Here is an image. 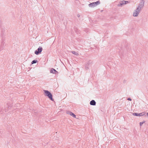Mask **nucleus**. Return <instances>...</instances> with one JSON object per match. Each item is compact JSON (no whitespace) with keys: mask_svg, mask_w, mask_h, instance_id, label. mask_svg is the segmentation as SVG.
<instances>
[{"mask_svg":"<svg viewBox=\"0 0 148 148\" xmlns=\"http://www.w3.org/2000/svg\"><path fill=\"white\" fill-rule=\"evenodd\" d=\"M45 95L46 96H47L51 100L53 101V99L52 98V95L51 94L48 90H44Z\"/></svg>","mask_w":148,"mask_h":148,"instance_id":"nucleus-1","label":"nucleus"},{"mask_svg":"<svg viewBox=\"0 0 148 148\" xmlns=\"http://www.w3.org/2000/svg\"><path fill=\"white\" fill-rule=\"evenodd\" d=\"M141 10L139 9L138 8H136L133 13V16L134 17L138 16L141 11Z\"/></svg>","mask_w":148,"mask_h":148,"instance_id":"nucleus-2","label":"nucleus"},{"mask_svg":"<svg viewBox=\"0 0 148 148\" xmlns=\"http://www.w3.org/2000/svg\"><path fill=\"white\" fill-rule=\"evenodd\" d=\"M100 3V2L99 1H97L96 2H93L89 4L88 5L90 8H93L96 7Z\"/></svg>","mask_w":148,"mask_h":148,"instance_id":"nucleus-3","label":"nucleus"},{"mask_svg":"<svg viewBox=\"0 0 148 148\" xmlns=\"http://www.w3.org/2000/svg\"><path fill=\"white\" fill-rule=\"evenodd\" d=\"M144 3L145 1L144 0H140V3L137 8H138L139 9L141 10L142 9L144 6Z\"/></svg>","mask_w":148,"mask_h":148,"instance_id":"nucleus-4","label":"nucleus"},{"mask_svg":"<svg viewBox=\"0 0 148 148\" xmlns=\"http://www.w3.org/2000/svg\"><path fill=\"white\" fill-rule=\"evenodd\" d=\"M128 2V1H122L118 3L117 5L118 7H122L123 5L126 4Z\"/></svg>","mask_w":148,"mask_h":148,"instance_id":"nucleus-5","label":"nucleus"},{"mask_svg":"<svg viewBox=\"0 0 148 148\" xmlns=\"http://www.w3.org/2000/svg\"><path fill=\"white\" fill-rule=\"evenodd\" d=\"M42 48L41 47H39L38 49L37 50H36L35 51V53L36 55H38L39 53H40L42 52Z\"/></svg>","mask_w":148,"mask_h":148,"instance_id":"nucleus-6","label":"nucleus"},{"mask_svg":"<svg viewBox=\"0 0 148 148\" xmlns=\"http://www.w3.org/2000/svg\"><path fill=\"white\" fill-rule=\"evenodd\" d=\"M50 73L56 74H58V72L54 69L52 68L50 70Z\"/></svg>","mask_w":148,"mask_h":148,"instance_id":"nucleus-7","label":"nucleus"},{"mask_svg":"<svg viewBox=\"0 0 148 148\" xmlns=\"http://www.w3.org/2000/svg\"><path fill=\"white\" fill-rule=\"evenodd\" d=\"M67 114H69L70 115L72 116L74 118H75L76 117L75 115L71 112L68 111L67 112Z\"/></svg>","mask_w":148,"mask_h":148,"instance_id":"nucleus-8","label":"nucleus"},{"mask_svg":"<svg viewBox=\"0 0 148 148\" xmlns=\"http://www.w3.org/2000/svg\"><path fill=\"white\" fill-rule=\"evenodd\" d=\"M96 102L94 100H92L90 102V104L91 105L95 106L96 105Z\"/></svg>","mask_w":148,"mask_h":148,"instance_id":"nucleus-9","label":"nucleus"},{"mask_svg":"<svg viewBox=\"0 0 148 148\" xmlns=\"http://www.w3.org/2000/svg\"><path fill=\"white\" fill-rule=\"evenodd\" d=\"M71 52L73 54L76 55V56H78L79 55V54L78 53L76 52L75 51H73Z\"/></svg>","mask_w":148,"mask_h":148,"instance_id":"nucleus-10","label":"nucleus"},{"mask_svg":"<svg viewBox=\"0 0 148 148\" xmlns=\"http://www.w3.org/2000/svg\"><path fill=\"white\" fill-rule=\"evenodd\" d=\"M144 114H145L144 113H140L139 114H138V116H141L144 115Z\"/></svg>","mask_w":148,"mask_h":148,"instance_id":"nucleus-11","label":"nucleus"},{"mask_svg":"<svg viewBox=\"0 0 148 148\" xmlns=\"http://www.w3.org/2000/svg\"><path fill=\"white\" fill-rule=\"evenodd\" d=\"M37 62V61L36 60H33L32 62V64H34V63H36Z\"/></svg>","mask_w":148,"mask_h":148,"instance_id":"nucleus-12","label":"nucleus"},{"mask_svg":"<svg viewBox=\"0 0 148 148\" xmlns=\"http://www.w3.org/2000/svg\"><path fill=\"white\" fill-rule=\"evenodd\" d=\"M133 115L136 116H138V114H137V113H133Z\"/></svg>","mask_w":148,"mask_h":148,"instance_id":"nucleus-13","label":"nucleus"},{"mask_svg":"<svg viewBox=\"0 0 148 148\" xmlns=\"http://www.w3.org/2000/svg\"><path fill=\"white\" fill-rule=\"evenodd\" d=\"M144 123V122H140V126L142 125L143 124V123Z\"/></svg>","mask_w":148,"mask_h":148,"instance_id":"nucleus-14","label":"nucleus"},{"mask_svg":"<svg viewBox=\"0 0 148 148\" xmlns=\"http://www.w3.org/2000/svg\"><path fill=\"white\" fill-rule=\"evenodd\" d=\"M127 100H129V101H131L132 99L130 98H129L127 99Z\"/></svg>","mask_w":148,"mask_h":148,"instance_id":"nucleus-15","label":"nucleus"},{"mask_svg":"<svg viewBox=\"0 0 148 148\" xmlns=\"http://www.w3.org/2000/svg\"><path fill=\"white\" fill-rule=\"evenodd\" d=\"M79 16H80V15H77V16H78V17H79Z\"/></svg>","mask_w":148,"mask_h":148,"instance_id":"nucleus-16","label":"nucleus"},{"mask_svg":"<svg viewBox=\"0 0 148 148\" xmlns=\"http://www.w3.org/2000/svg\"><path fill=\"white\" fill-rule=\"evenodd\" d=\"M147 116H148V112L147 113Z\"/></svg>","mask_w":148,"mask_h":148,"instance_id":"nucleus-17","label":"nucleus"},{"mask_svg":"<svg viewBox=\"0 0 148 148\" xmlns=\"http://www.w3.org/2000/svg\"><path fill=\"white\" fill-rule=\"evenodd\" d=\"M75 1H78L79 0H75Z\"/></svg>","mask_w":148,"mask_h":148,"instance_id":"nucleus-18","label":"nucleus"}]
</instances>
